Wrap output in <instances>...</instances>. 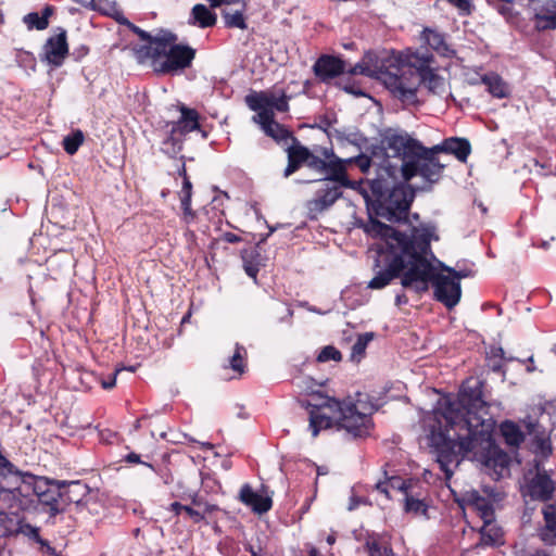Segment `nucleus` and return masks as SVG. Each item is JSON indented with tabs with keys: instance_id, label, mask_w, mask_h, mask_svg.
I'll return each mask as SVG.
<instances>
[{
	"instance_id": "1",
	"label": "nucleus",
	"mask_w": 556,
	"mask_h": 556,
	"mask_svg": "<svg viewBox=\"0 0 556 556\" xmlns=\"http://www.w3.org/2000/svg\"><path fill=\"white\" fill-rule=\"evenodd\" d=\"M468 380L459 396H444L426 417L429 444L433 448L445 479L453 476L452 467L458 466L468 453L491 450L495 420L488 413L482 399V383Z\"/></svg>"
},
{
	"instance_id": "2",
	"label": "nucleus",
	"mask_w": 556,
	"mask_h": 556,
	"mask_svg": "<svg viewBox=\"0 0 556 556\" xmlns=\"http://www.w3.org/2000/svg\"><path fill=\"white\" fill-rule=\"evenodd\" d=\"M365 231L374 238H380L379 247L383 268L376 271L367 288L380 290L390 285L395 278L403 279L418 260V253L430 251L432 240H439L437 228L433 224H419L409 229V235L395 230L393 227L379 220L370 219Z\"/></svg>"
},
{
	"instance_id": "3",
	"label": "nucleus",
	"mask_w": 556,
	"mask_h": 556,
	"mask_svg": "<svg viewBox=\"0 0 556 556\" xmlns=\"http://www.w3.org/2000/svg\"><path fill=\"white\" fill-rule=\"evenodd\" d=\"M311 403L309 429L316 438L320 430L337 427L354 439L367 438L374 430L372 414L376 406L366 394L339 401L328 395L317 394Z\"/></svg>"
},
{
	"instance_id": "4",
	"label": "nucleus",
	"mask_w": 556,
	"mask_h": 556,
	"mask_svg": "<svg viewBox=\"0 0 556 556\" xmlns=\"http://www.w3.org/2000/svg\"><path fill=\"white\" fill-rule=\"evenodd\" d=\"M143 45L135 47V58L139 63L151 62L154 71L160 74H175L189 67L195 51L185 45L177 43V36L168 30H160L155 36L135 27Z\"/></svg>"
},
{
	"instance_id": "5",
	"label": "nucleus",
	"mask_w": 556,
	"mask_h": 556,
	"mask_svg": "<svg viewBox=\"0 0 556 556\" xmlns=\"http://www.w3.org/2000/svg\"><path fill=\"white\" fill-rule=\"evenodd\" d=\"M427 253H418L417 263L408 270L403 279V288L416 293L425 292L429 289V283L433 287L434 298L446 308L455 307L462 296V287L457 279H453L445 271H438L437 268L427 260Z\"/></svg>"
},
{
	"instance_id": "6",
	"label": "nucleus",
	"mask_w": 556,
	"mask_h": 556,
	"mask_svg": "<svg viewBox=\"0 0 556 556\" xmlns=\"http://www.w3.org/2000/svg\"><path fill=\"white\" fill-rule=\"evenodd\" d=\"M404 60L405 55L399 52L382 62L375 52L369 51L350 70V73L379 79L394 97L412 99L416 80H405L404 85L400 81Z\"/></svg>"
},
{
	"instance_id": "7",
	"label": "nucleus",
	"mask_w": 556,
	"mask_h": 556,
	"mask_svg": "<svg viewBox=\"0 0 556 556\" xmlns=\"http://www.w3.org/2000/svg\"><path fill=\"white\" fill-rule=\"evenodd\" d=\"M405 55L404 63L402 64V72L400 81L401 85L405 84V80H416V85L413 90L412 99L403 97H396L403 103L415 104L417 102V91L422 84L430 92L435 94H443L447 90V84L444 77L438 74V71L432 66L434 59L429 52H418L410 49L402 52Z\"/></svg>"
},
{
	"instance_id": "8",
	"label": "nucleus",
	"mask_w": 556,
	"mask_h": 556,
	"mask_svg": "<svg viewBox=\"0 0 556 556\" xmlns=\"http://www.w3.org/2000/svg\"><path fill=\"white\" fill-rule=\"evenodd\" d=\"M13 470V465L0 454V501L10 509L27 510L34 506L28 477Z\"/></svg>"
},
{
	"instance_id": "9",
	"label": "nucleus",
	"mask_w": 556,
	"mask_h": 556,
	"mask_svg": "<svg viewBox=\"0 0 556 556\" xmlns=\"http://www.w3.org/2000/svg\"><path fill=\"white\" fill-rule=\"evenodd\" d=\"M438 153L433 150V147L426 148L421 144V150L416 151L410 160L400 165H393L389 160H386L381 169L392 178H396L397 173H400L405 181L419 175L429 182H435L441 177L444 168V165L435 156Z\"/></svg>"
},
{
	"instance_id": "10",
	"label": "nucleus",
	"mask_w": 556,
	"mask_h": 556,
	"mask_svg": "<svg viewBox=\"0 0 556 556\" xmlns=\"http://www.w3.org/2000/svg\"><path fill=\"white\" fill-rule=\"evenodd\" d=\"M180 116L176 122H167V136L162 142V151L168 156H176L182 150L184 138L187 134L200 128L199 113L194 109L179 104Z\"/></svg>"
},
{
	"instance_id": "11",
	"label": "nucleus",
	"mask_w": 556,
	"mask_h": 556,
	"mask_svg": "<svg viewBox=\"0 0 556 556\" xmlns=\"http://www.w3.org/2000/svg\"><path fill=\"white\" fill-rule=\"evenodd\" d=\"M414 193L405 186H394L388 194L374 204L372 211L391 223H400L408 216Z\"/></svg>"
},
{
	"instance_id": "12",
	"label": "nucleus",
	"mask_w": 556,
	"mask_h": 556,
	"mask_svg": "<svg viewBox=\"0 0 556 556\" xmlns=\"http://www.w3.org/2000/svg\"><path fill=\"white\" fill-rule=\"evenodd\" d=\"M325 156L327 160H323L309 151L305 165L317 173L325 174L324 179L327 181L340 182L349 189H363L362 182L351 180L349 176L344 175L343 164L346 161H341V157L334 155L332 151L328 152L326 150ZM362 192L365 193L366 198L368 197L366 190H362Z\"/></svg>"
},
{
	"instance_id": "13",
	"label": "nucleus",
	"mask_w": 556,
	"mask_h": 556,
	"mask_svg": "<svg viewBox=\"0 0 556 556\" xmlns=\"http://www.w3.org/2000/svg\"><path fill=\"white\" fill-rule=\"evenodd\" d=\"M29 482V494L34 503L37 501L45 506H48L52 513L60 510L61 502L63 501V493L61 486L64 482L51 481L47 478L31 476L27 478Z\"/></svg>"
},
{
	"instance_id": "14",
	"label": "nucleus",
	"mask_w": 556,
	"mask_h": 556,
	"mask_svg": "<svg viewBox=\"0 0 556 556\" xmlns=\"http://www.w3.org/2000/svg\"><path fill=\"white\" fill-rule=\"evenodd\" d=\"M382 144L386 150L392 151L394 156L401 157V164L421 150V142L406 132L387 131Z\"/></svg>"
},
{
	"instance_id": "15",
	"label": "nucleus",
	"mask_w": 556,
	"mask_h": 556,
	"mask_svg": "<svg viewBox=\"0 0 556 556\" xmlns=\"http://www.w3.org/2000/svg\"><path fill=\"white\" fill-rule=\"evenodd\" d=\"M555 483L545 471L538 470L531 478H526L521 494L527 500L547 502L553 497Z\"/></svg>"
},
{
	"instance_id": "16",
	"label": "nucleus",
	"mask_w": 556,
	"mask_h": 556,
	"mask_svg": "<svg viewBox=\"0 0 556 556\" xmlns=\"http://www.w3.org/2000/svg\"><path fill=\"white\" fill-rule=\"evenodd\" d=\"M494 497H484L476 490L467 491L459 501L460 506L469 507L475 510L482 521L494 519Z\"/></svg>"
},
{
	"instance_id": "17",
	"label": "nucleus",
	"mask_w": 556,
	"mask_h": 556,
	"mask_svg": "<svg viewBox=\"0 0 556 556\" xmlns=\"http://www.w3.org/2000/svg\"><path fill=\"white\" fill-rule=\"evenodd\" d=\"M68 54L66 31L61 29L59 34L50 37L43 46V60L54 67H60Z\"/></svg>"
},
{
	"instance_id": "18",
	"label": "nucleus",
	"mask_w": 556,
	"mask_h": 556,
	"mask_svg": "<svg viewBox=\"0 0 556 556\" xmlns=\"http://www.w3.org/2000/svg\"><path fill=\"white\" fill-rule=\"evenodd\" d=\"M313 70L319 80L328 83L344 73L345 63L340 58L325 54L317 59Z\"/></svg>"
},
{
	"instance_id": "19",
	"label": "nucleus",
	"mask_w": 556,
	"mask_h": 556,
	"mask_svg": "<svg viewBox=\"0 0 556 556\" xmlns=\"http://www.w3.org/2000/svg\"><path fill=\"white\" fill-rule=\"evenodd\" d=\"M239 500L241 503L257 514H264L268 511L273 505V501L268 495L254 491L253 488L248 483L241 486Z\"/></svg>"
},
{
	"instance_id": "20",
	"label": "nucleus",
	"mask_w": 556,
	"mask_h": 556,
	"mask_svg": "<svg viewBox=\"0 0 556 556\" xmlns=\"http://www.w3.org/2000/svg\"><path fill=\"white\" fill-rule=\"evenodd\" d=\"M544 525L538 528L539 539L548 546L556 545V503L542 508Z\"/></svg>"
},
{
	"instance_id": "21",
	"label": "nucleus",
	"mask_w": 556,
	"mask_h": 556,
	"mask_svg": "<svg viewBox=\"0 0 556 556\" xmlns=\"http://www.w3.org/2000/svg\"><path fill=\"white\" fill-rule=\"evenodd\" d=\"M433 150L439 153L452 154L458 161L465 163L471 152V147L469 141L465 138L451 137L433 146Z\"/></svg>"
},
{
	"instance_id": "22",
	"label": "nucleus",
	"mask_w": 556,
	"mask_h": 556,
	"mask_svg": "<svg viewBox=\"0 0 556 556\" xmlns=\"http://www.w3.org/2000/svg\"><path fill=\"white\" fill-rule=\"evenodd\" d=\"M342 188L345 187L340 182L329 181L325 188L316 192L315 198L311 201V205L317 211L327 210L342 197Z\"/></svg>"
},
{
	"instance_id": "23",
	"label": "nucleus",
	"mask_w": 556,
	"mask_h": 556,
	"mask_svg": "<svg viewBox=\"0 0 556 556\" xmlns=\"http://www.w3.org/2000/svg\"><path fill=\"white\" fill-rule=\"evenodd\" d=\"M356 182H362L363 190H366L367 198L365 197V193L362 192V189H354L355 191L359 192L367 206L374 207V204L377 203L380 199H382L386 195V192L389 190V185L387 180L383 178L382 174L379 175L378 178L372 180H357Z\"/></svg>"
},
{
	"instance_id": "24",
	"label": "nucleus",
	"mask_w": 556,
	"mask_h": 556,
	"mask_svg": "<svg viewBox=\"0 0 556 556\" xmlns=\"http://www.w3.org/2000/svg\"><path fill=\"white\" fill-rule=\"evenodd\" d=\"M254 122L260 124L263 131L277 142H285L291 137V132L274 119V113H262L253 117Z\"/></svg>"
},
{
	"instance_id": "25",
	"label": "nucleus",
	"mask_w": 556,
	"mask_h": 556,
	"mask_svg": "<svg viewBox=\"0 0 556 556\" xmlns=\"http://www.w3.org/2000/svg\"><path fill=\"white\" fill-rule=\"evenodd\" d=\"M421 40L433 51L443 56H452L454 50L445 40V36L435 29L426 27L421 33Z\"/></svg>"
},
{
	"instance_id": "26",
	"label": "nucleus",
	"mask_w": 556,
	"mask_h": 556,
	"mask_svg": "<svg viewBox=\"0 0 556 556\" xmlns=\"http://www.w3.org/2000/svg\"><path fill=\"white\" fill-rule=\"evenodd\" d=\"M503 543V530L494 519L484 520L480 528V542L478 546H495Z\"/></svg>"
},
{
	"instance_id": "27",
	"label": "nucleus",
	"mask_w": 556,
	"mask_h": 556,
	"mask_svg": "<svg viewBox=\"0 0 556 556\" xmlns=\"http://www.w3.org/2000/svg\"><path fill=\"white\" fill-rule=\"evenodd\" d=\"M527 431L530 435L534 437L535 451L542 456L547 457L552 453V445L548 438L544 432L540 433L541 426L530 417L523 420Z\"/></svg>"
},
{
	"instance_id": "28",
	"label": "nucleus",
	"mask_w": 556,
	"mask_h": 556,
	"mask_svg": "<svg viewBox=\"0 0 556 556\" xmlns=\"http://www.w3.org/2000/svg\"><path fill=\"white\" fill-rule=\"evenodd\" d=\"M365 548L369 556H392V549L386 538L378 533H369L366 536Z\"/></svg>"
},
{
	"instance_id": "29",
	"label": "nucleus",
	"mask_w": 556,
	"mask_h": 556,
	"mask_svg": "<svg viewBox=\"0 0 556 556\" xmlns=\"http://www.w3.org/2000/svg\"><path fill=\"white\" fill-rule=\"evenodd\" d=\"M190 23L201 28L212 27L216 24V14L204 4H195L191 11Z\"/></svg>"
},
{
	"instance_id": "30",
	"label": "nucleus",
	"mask_w": 556,
	"mask_h": 556,
	"mask_svg": "<svg viewBox=\"0 0 556 556\" xmlns=\"http://www.w3.org/2000/svg\"><path fill=\"white\" fill-rule=\"evenodd\" d=\"M53 14L51 5L45 7L42 14L30 12L23 17L24 24L28 29L43 30L49 26V17Z\"/></svg>"
},
{
	"instance_id": "31",
	"label": "nucleus",
	"mask_w": 556,
	"mask_h": 556,
	"mask_svg": "<svg viewBox=\"0 0 556 556\" xmlns=\"http://www.w3.org/2000/svg\"><path fill=\"white\" fill-rule=\"evenodd\" d=\"M21 518L16 513L0 511V538L13 536L21 531Z\"/></svg>"
},
{
	"instance_id": "32",
	"label": "nucleus",
	"mask_w": 556,
	"mask_h": 556,
	"mask_svg": "<svg viewBox=\"0 0 556 556\" xmlns=\"http://www.w3.org/2000/svg\"><path fill=\"white\" fill-rule=\"evenodd\" d=\"M482 83L486 86L488 91L495 98L503 99L508 97L509 90L505 81L494 73L485 74L481 78Z\"/></svg>"
},
{
	"instance_id": "33",
	"label": "nucleus",
	"mask_w": 556,
	"mask_h": 556,
	"mask_svg": "<svg viewBox=\"0 0 556 556\" xmlns=\"http://www.w3.org/2000/svg\"><path fill=\"white\" fill-rule=\"evenodd\" d=\"M245 102L252 111L257 112L255 116H260L262 113H274V111L270 110V96L264 92H254L247 96Z\"/></svg>"
},
{
	"instance_id": "34",
	"label": "nucleus",
	"mask_w": 556,
	"mask_h": 556,
	"mask_svg": "<svg viewBox=\"0 0 556 556\" xmlns=\"http://www.w3.org/2000/svg\"><path fill=\"white\" fill-rule=\"evenodd\" d=\"M500 431L506 444L510 446H519L523 441V433L514 421H503L500 426Z\"/></svg>"
},
{
	"instance_id": "35",
	"label": "nucleus",
	"mask_w": 556,
	"mask_h": 556,
	"mask_svg": "<svg viewBox=\"0 0 556 556\" xmlns=\"http://www.w3.org/2000/svg\"><path fill=\"white\" fill-rule=\"evenodd\" d=\"M375 488L380 493H383L387 497H390L391 490H397L406 494L408 485L407 481L403 480L400 477H390L386 481L377 482Z\"/></svg>"
},
{
	"instance_id": "36",
	"label": "nucleus",
	"mask_w": 556,
	"mask_h": 556,
	"mask_svg": "<svg viewBox=\"0 0 556 556\" xmlns=\"http://www.w3.org/2000/svg\"><path fill=\"white\" fill-rule=\"evenodd\" d=\"M245 358H247V350L240 345L236 344L235 352L229 359V367L238 375L241 376L245 369Z\"/></svg>"
},
{
	"instance_id": "37",
	"label": "nucleus",
	"mask_w": 556,
	"mask_h": 556,
	"mask_svg": "<svg viewBox=\"0 0 556 556\" xmlns=\"http://www.w3.org/2000/svg\"><path fill=\"white\" fill-rule=\"evenodd\" d=\"M85 136L80 129L72 131L63 138V149L70 155L75 154L83 144Z\"/></svg>"
},
{
	"instance_id": "38",
	"label": "nucleus",
	"mask_w": 556,
	"mask_h": 556,
	"mask_svg": "<svg viewBox=\"0 0 556 556\" xmlns=\"http://www.w3.org/2000/svg\"><path fill=\"white\" fill-rule=\"evenodd\" d=\"M372 339V332H365L363 334H359L357 337L356 342L352 346L351 358L353 361L359 362L364 357L366 348Z\"/></svg>"
},
{
	"instance_id": "39",
	"label": "nucleus",
	"mask_w": 556,
	"mask_h": 556,
	"mask_svg": "<svg viewBox=\"0 0 556 556\" xmlns=\"http://www.w3.org/2000/svg\"><path fill=\"white\" fill-rule=\"evenodd\" d=\"M486 3L496 10L504 18L510 21L515 16L513 4L517 0H485Z\"/></svg>"
},
{
	"instance_id": "40",
	"label": "nucleus",
	"mask_w": 556,
	"mask_h": 556,
	"mask_svg": "<svg viewBox=\"0 0 556 556\" xmlns=\"http://www.w3.org/2000/svg\"><path fill=\"white\" fill-rule=\"evenodd\" d=\"M180 498L190 502L191 506L203 508L206 511H216L217 505L206 502L197 491L184 493Z\"/></svg>"
},
{
	"instance_id": "41",
	"label": "nucleus",
	"mask_w": 556,
	"mask_h": 556,
	"mask_svg": "<svg viewBox=\"0 0 556 556\" xmlns=\"http://www.w3.org/2000/svg\"><path fill=\"white\" fill-rule=\"evenodd\" d=\"M427 508L428 506L422 500L414 497L413 495L408 494V492L405 494L406 513H413L415 515H426Z\"/></svg>"
},
{
	"instance_id": "42",
	"label": "nucleus",
	"mask_w": 556,
	"mask_h": 556,
	"mask_svg": "<svg viewBox=\"0 0 556 556\" xmlns=\"http://www.w3.org/2000/svg\"><path fill=\"white\" fill-rule=\"evenodd\" d=\"M341 161H346V163L343 164L344 167V175H348V169L352 164L357 165V167L363 172L366 173L370 168L371 160L367 155L361 154L354 157H348V159H341Z\"/></svg>"
},
{
	"instance_id": "43",
	"label": "nucleus",
	"mask_w": 556,
	"mask_h": 556,
	"mask_svg": "<svg viewBox=\"0 0 556 556\" xmlns=\"http://www.w3.org/2000/svg\"><path fill=\"white\" fill-rule=\"evenodd\" d=\"M224 21H225V25L229 28H240V29L247 28L245 18L241 11L225 12Z\"/></svg>"
},
{
	"instance_id": "44",
	"label": "nucleus",
	"mask_w": 556,
	"mask_h": 556,
	"mask_svg": "<svg viewBox=\"0 0 556 556\" xmlns=\"http://www.w3.org/2000/svg\"><path fill=\"white\" fill-rule=\"evenodd\" d=\"M534 26L538 30L556 29V15L545 16L543 14L534 13Z\"/></svg>"
},
{
	"instance_id": "45",
	"label": "nucleus",
	"mask_w": 556,
	"mask_h": 556,
	"mask_svg": "<svg viewBox=\"0 0 556 556\" xmlns=\"http://www.w3.org/2000/svg\"><path fill=\"white\" fill-rule=\"evenodd\" d=\"M309 150L301 144H294L288 148V159H293L300 164H305Z\"/></svg>"
},
{
	"instance_id": "46",
	"label": "nucleus",
	"mask_w": 556,
	"mask_h": 556,
	"mask_svg": "<svg viewBox=\"0 0 556 556\" xmlns=\"http://www.w3.org/2000/svg\"><path fill=\"white\" fill-rule=\"evenodd\" d=\"M342 358L341 352L332 345H327L321 349L317 356V362L326 363L328 361L340 362Z\"/></svg>"
},
{
	"instance_id": "47",
	"label": "nucleus",
	"mask_w": 556,
	"mask_h": 556,
	"mask_svg": "<svg viewBox=\"0 0 556 556\" xmlns=\"http://www.w3.org/2000/svg\"><path fill=\"white\" fill-rule=\"evenodd\" d=\"M361 505H370V502L366 496H362L359 494L358 486H353L351 489V496H350L348 509L350 511H352V510H355L356 508H358Z\"/></svg>"
},
{
	"instance_id": "48",
	"label": "nucleus",
	"mask_w": 556,
	"mask_h": 556,
	"mask_svg": "<svg viewBox=\"0 0 556 556\" xmlns=\"http://www.w3.org/2000/svg\"><path fill=\"white\" fill-rule=\"evenodd\" d=\"M184 511L194 523H199V522L203 521L205 519L206 515L213 513V511H206L203 508L194 507L191 505H185Z\"/></svg>"
},
{
	"instance_id": "49",
	"label": "nucleus",
	"mask_w": 556,
	"mask_h": 556,
	"mask_svg": "<svg viewBox=\"0 0 556 556\" xmlns=\"http://www.w3.org/2000/svg\"><path fill=\"white\" fill-rule=\"evenodd\" d=\"M91 10L98 11L104 15H111L115 10V4L103 0H91L88 4Z\"/></svg>"
},
{
	"instance_id": "50",
	"label": "nucleus",
	"mask_w": 556,
	"mask_h": 556,
	"mask_svg": "<svg viewBox=\"0 0 556 556\" xmlns=\"http://www.w3.org/2000/svg\"><path fill=\"white\" fill-rule=\"evenodd\" d=\"M202 485L205 492L216 493L220 490V483L210 475L202 476Z\"/></svg>"
},
{
	"instance_id": "51",
	"label": "nucleus",
	"mask_w": 556,
	"mask_h": 556,
	"mask_svg": "<svg viewBox=\"0 0 556 556\" xmlns=\"http://www.w3.org/2000/svg\"><path fill=\"white\" fill-rule=\"evenodd\" d=\"M439 265H440V269L442 271L447 273L451 277H453V279H457V281H459V282H460L462 278H466L470 275L469 271H466V270L457 271L454 268L446 266L445 264H443L441 262L439 263Z\"/></svg>"
},
{
	"instance_id": "52",
	"label": "nucleus",
	"mask_w": 556,
	"mask_h": 556,
	"mask_svg": "<svg viewBox=\"0 0 556 556\" xmlns=\"http://www.w3.org/2000/svg\"><path fill=\"white\" fill-rule=\"evenodd\" d=\"M270 110L273 111L276 109L280 112H286L288 110V101L285 98H276L275 96L270 94Z\"/></svg>"
},
{
	"instance_id": "53",
	"label": "nucleus",
	"mask_w": 556,
	"mask_h": 556,
	"mask_svg": "<svg viewBox=\"0 0 556 556\" xmlns=\"http://www.w3.org/2000/svg\"><path fill=\"white\" fill-rule=\"evenodd\" d=\"M20 533H23L26 536L35 539V540L39 539V531H38V529L33 527V526H30V525H28V523H24L23 520H21V531H20Z\"/></svg>"
},
{
	"instance_id": "54",
	"label": "nucleus",
	"mask_w": 556,
	"mask_h": 556,
	"mask_svg": "<svg viewBox=\"0 0 556 556\" xmlns=\"http://www.w3.org/2000/svg\"><path fill=\"white\" fill-rule=\"evenodd\" d=\"M489 354H490L491 358H500L502 361H507V362L514 361L513 357H509V358L505 357V352H504L503 348H501V346H493V348H491Z\"/></svg>"
},
{
	"instance_id": "55",
	"label": "nucleus",
	"mask_w": 556,
	"mask_h": 556,
	"mask_svg": "<svg viewBox=\"0 0 556 556\" xmlns=\"http://www.w3.org/2000/svg\"><path fill=\"white\" fill-rule=\"evenodd\" d=\"M534 13H538V14H543L545 16H548V15H556V3L554 2H548L546 3L545 5H543L541 9L539 10H535Z\"/></svg>"
},
{
	"instance_id": "56",
	"label": "nucleus",
	"mask_w": 556,
	"mask_h": 556,
	"mask_svg": "<svg viewBox=\"0 0 556 556\" xmlns=\"http://www.w3.org/2000/svg\"><path fill=\"white\" fill-rule=\"evenodd\" d=\"M302 164L295 162L293 159H288V165L285 169L283 176L287 178L291 176L293 173H295Z\"/></svg>"
},
{
	"instance_id": "57",
	"label": "nucleus",
	"mask_w": 556,
	"mask_h": 556,
	"mask_svg": "<svg viewBox=\"0 0 556 556\" xmlns=\"http://www.w3.org/2000/svg\"><path fill=\"white\" fill-rule=\"evenodd\" d=\"M17 55H20L21 60H23L24 63H27L30 67L35 66V58L33 56V53L21 51L17 53Z\"/></svg>"
},
{
	"instance_id": "58",
	"label": "nucleus",
	"mask_w": 556,
	"mask_h": 556,
	"mask_svg": "<svg viewBox=\"0 0 556 556\" xmlns=\"http://www.w3.org/2000/svg\"><path fill=\"white\" fill-rule=\"evenodd\" d=\"M244 270L250 277L254 279L256 278V275L258 273V268L249 262H244Z\"/></svg>"
},
{
	"instance_id": "59",
	"label": "nucleus",
	"mask_w": 556,
	"mask_h": 556,
	"mask_svg": "<svg viewBox=\"0 0 556 556\" xmlns=\"http://www.w3.org/2000/svg\"><path fill=\"white\" fill-rule=\"evenodd\" d=\"M188 194L192 197V184L189 179V177H185L181 188V195Z\"/></svg>"
},
{
	"instance_id": "60",
	"label": "nucleus",
	"mask_w": 556,
	"mask_h": 556,
	"mask_svg": "<svg viewBox=\"0 0 556 556\" xmlns=\"http://www.w3.org/2000/svg\"><path fill=\"white\" fill-rule=\"evenodd\" d=\"M223 240L228 243H237L241 241V238L233 232H225L223 235Z\"/></svg>"
},
{
	"instance_id": "61",
	"label": "nucleus",
	"mask_w": 556,
	"mask_h": 556,
	"mask_svg": "<svg viewBox=\"0 0 556 556\" xmlns=\"http://www.w3.org/2000/svg\"><path fill=\"white\" fill-rule=\"evenodd\" d=\"M194 217H195V214L191 207L187 211H182V220L186 224H188V225L191 224L194 220Z\"/></svg>"
},
{
	"instance_id": "62",
	"label": "nucleus",
	"mask_w": 556,
	"mask_h": 556,
	"mask_svg": "<svg viewBox=\"0 0 556 556\" xmlns=\"http://www.w3.org/2000/svg\"><path fill=\"white\" fill-rule=\"evenodd\" d=\"M185 505L180 502H174L169 505L168 510L173 511L176 516L184 511Z\"/></svg>"
},
{
	"instance_id": "63",
	"label": "nucleus",
	"mask_w": 556,
	"mask_h": 556,
	"mask_svg": "<svg viewBox=\"0 0 556 556\" xmlns=\"http://www.w3.org/2000/svg\"><path fill=\"white\" fill-rule=\"evenodd\" d=\"M191 198L190 195L188 194H184L180 197V202H181V208L182 211H187L191 207Z\"/></svg>"
},
{
	"instance_id": "64",
	"label": "nucleus",
	"mask_w": 556,
	"mask_h": 556,
	"mask_svg": "<svg viewBox=\"0 0 556 556\" xmlns=\"http://www.w3.org/2000/svg\"><path fill=\"white\" fill-rule=\"evenodd\" d=\"M407 302H408V299L405 293L402 292V293H397L395 295V305L396 306L405 305V304H407Z\"/></svg>"
}]
</instances>
